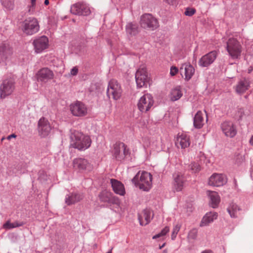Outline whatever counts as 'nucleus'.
<instances>
[{
	"label": "nucleus",
	"mask_w": 253,
	"mask_h": 253,
	"mask_svg": "<svg viewBox=\"0 0 253 253\" xmlns=\"http://www.w3.org/2000/svg\"><path fill=\"white\" fill-rule=\"evenodd\" d=\"M165 1L170 5H174L177 2V0H165Z\"/></svg>",
	"instance_id": "obj_46"
},
{
	"label": "nucleus",
	"mask_w": 253,
	"mask_h": 253,
	"mask_svg": "<svg viewBox=\"0 0 253 253\" xmlns=\"http://www.w3.org/2000/svg\"><path fill=\"white\" fill-rule=\"evenodd\" d=\"M71 12L76 15H87L90 13V10L85 4L78 3L71 6Z\"/></svg>",
	"instance_id": "obj_19"
},
{
	"label": "nucleus",
	"mask_w": 253,
	"mask_h": 253,
	"mask_svg": "<svg viewBox=\"0 0 253 253\" xmlns=\"http://www.w3.org/2000/svg\"><path fill=\"white\" fill-rule=\"evenodd\" d=\"M135 80L139 87L144 86L149 81V77L145 65H141L135 73Z\"/></svg>",
	"instance_id": "obj_10"
},
{
	"label": "nucleus",
	"mask_w": 253,
	"mask_h": 253,
	"mask_svg": "<svg viewBox=\"0 0 253 253\" xmlns=\"http://www.w3.org/2000/svg\"><path fill=\"white\" fill-rule=\"evenodd\" d=\"M4 139H5V138H4V137H2V138H1V141H2Z\"/></svg>",
	"instance_id": "obj_54"
},
{
	"label": "nucleus",
	"mask_w": 253,
	"mask_h": 253,
	"mask_svg": "<svg viewBox=\"0 0 253 253\" xmlns=\"http://www.w3.org/2000/svg\"><path fill=\"white\" fill-rule=\"evenodd\" d=\"M153 217V214L150 210H144L138 215L140 224L142 226L146 225L150 222Z\"/></svg>",
	"instance_id": "obj_22"
},
{
	"label": "nucleus",
	"mask_w": 253,
	"mask_h": 253,
	"mask_svg": "<svg viewBox=\"0 0 253 253\" xmlns=\"http://www.w3.org/2000/svg\"><path fill=\"white\" fill-rule=\"evenodd\" d=\"M251 176L252 179H253V168L252 169L251 171Z\"/></svg>",
	"instance_id": "obj_50"
},
{
	"label": "nucleus",
	"mask_w": 253,
	"mask_h": 253,
	"mask_svg": "<svg viewBox=\"0 0 253 253\" xmlns=\"http://www.w3.org/2000/svg\"><path fill=\"white\" fill-rule=\"evenodd\" d=\"M240 211V208L235 204H231L227 208V211L230 214V216L232 218L237 217V212Z\"/></svg>",
	"instance_id": "obj_34"
},
{
	"label": "nucleus",
	"mask_w": 253,
	"mask_h": 253,
	"mask_svg": "<svg viewBox=\"0 0 253 253\" xmlns=\"http://www.w3.org/2000/svg\"><path fill=\"white\" fill-rule=\"evenodd\" d=\"M217 213L216 212H210L207 213L203 218L201 223V226L208 225L210 223L212 222L217 217Z\"/></svg>",
	"instance_id": "obj_29"
},
{
	"label": "nucleus",
	"mask_w": 253,
	"mask_h": 253,
	"mask_svg": "<svg viewBox=\"0 0 253 253\" xmlns=\"http://www.w3.org/2000/svg\"><path fill=\"white\" fill-rule=\"evenodd\" d=\"M112 250L109 252H108L107 253H112Z\"/></svg>",
	"instance_id": "obj_53"
},
{
	"label": "nucleus",
	"mask_w": 253,
	"mask_h": 253,
	"mask_svg": "<svg viewBox=\"0 0 253 253\" xmlns=\"http://www.w3.org/2000/svg\"><path fill=\"white\" fill-rule=\"evenodd\" d=\"M40 29V25L37 19L29 17L22 23V30L27 35H32L37 33Z\"/></svg>",
	"instance_id": "obj_4"
},
{
	"label": "nucleus",
	"mask_w": 253,
	"mask_h": 253,
	"mask_svg": "<svg viewBox=\"0 0 253 253\" xmlns=\"http://www.w3.org/2000/svg\"><path fill=\"white\" fill-rule=\"evenodd\" d=\"M51 129V126L47 119L42 117L39 120L38 130L39 135L42 137H45L49 134Z\"/></svg>",
	"instance_id": "obj_13"
},
{
	"label": "nucleus",
	"mask_w": 253,
	"mask_h": 253,
	"mask_svg": "<svg viewBox=\"0 0 253 253\" xmlns=\"http://www.w3.org/2000/svg\"><path fill=\"white\" fill-rule=\"evenodd\" d=\"M186 181L185 178L181 173H177L174 177V188L177 191L182 190Z\"/></svg>",
	"instance_id": "obj_25"
},
{
	"label": "nucleus",
	"mask_w": 253,
	"mask_h": 253,
	"mask_svg": "<svg viewBox=\"0 0 253 253\" xmlns=\"http://www.w3.org/2000/svg\"><path fill=\"white\" fill-rule=\"evenodd\" d=\"M226 48L231 58H240L242 51V46L236 39L230 38L227 42Z\"/></svg>",
	"instance_id": "obj_3"
},
{
	"label": "nucleus",
	"mask_w": 253,
	"mask_h": 253,
	"mask_svg": "<svg viewBox=\"0 0 253 253\" xmlns=\"http://www.w3.org/2000/svg\"><path fill=\"white\" fill-rule=\"evenodd\" d=\"M70 145L80 151H84L91 145V139L88 135L78 131H74L70 136Z\"/></svg>",
	"instance_id": "obj_1"
},
{
	"label": "nucleus",
	"mask_w": 253,
	"mask_h": 253,
	"mask_svg": "<svg viewBox=\"0 0 253 253\" xmlns=\"http://www.w3.org/2000/svg\"><path fill=\"white\" fill-rule=\"evenodd\" d=\"M24 223L22 222L15 221L13 223H11L10 220H8L3 225V228L5 230H9L21 226Z\"/></svg>",
	"instance_id": "obj_35"
},
{
	"label": "nucleus",
	"mask_w": 253,
	"mask_h": 253,
	"mask_svg": "<svg viewBox=\"0 0 253 253\" xmlns=\"http://www.w3.org/2000/svg\"><path fill=\"white\" fill-rule=\"evenodd\" d=\"M196 12V10L194 8H188L185 10L184 14L186 16H191L193 15Z\"/></svg>",
	"instance_id": "obj_42"
},
{
	"label": "nucleus",
	"mask_w": 253,
	"mask_h": 253,
	"mask_svg": "<svg viewBox=\"0 0 253 253\" xmlns=\"http://www.w3.org/2000/svg\"><path fill=\"white\" fill-rule=\"evenodd\" d=\"M190 144L189 136L185 133H178L175 141V145L178 148L185 149Z\"/></svg>",
	"instance_id": "obj_21"
},
{
	"label": "nucleus",
	"mask_w": 253,
	"mask_h": 253,
	"mask_svg": "<svg viewBox=\"0 0 253 253\" xmlns=\"http://www.w3.org/2000/svg\"><path fill=\"white\" fill-rule=\"evenodd\" d=\"M207 193L211 200V204L212 208H215L220 202V197L215 191H208Z\"/></svg>",
	"instance_id": "obj_30"
},
{
	"label": "nucleus",
	"mask_w": 253,
	"mask_h": 253,
	"mask_svg": "<svg viewBox=\"0 0 253 253\" xmlns=\"http://www.w3.org/2000/svg\"><path fill=\"white\" fill-rule=\"evenodd\" d=\"M126 33L131 36H134L138 33V26L137 24L129 23L126 25Z\"/></svg>",
	"instance_id": "obj_33"
},
{
	"label": "nucleus",
	"mask_w": 253,
	"mask_h": 253,
	"mask_svg": "<svg viewBox=\"0 0 253 253\" xmlns=\"http://www.w3.org/2000/svg\"><path fill=\"white\" fill-rule=\"evenodd\" d=\"M12 54V50L8 45L2 44L0 46V58L2 61L9 59Z\"/></svg>",
	"instance_id": "obj_23"
},
{
	"label": "nucleus",
	"mask_w": 253,
	"mask_h": 253,
	"mask_svg": "<svg viewBox=\"0 0 253 253\" xmlns=\"http://www.w3.org/2000/svg\"><path fill=\"white\" fill-rule=\"evenodd\" d=\"M83 199V196L78 193H71L65 198V203L68 205L74 204Z\"/></svg>",
	"instance_id": "obj_28"
},
{
	"label": "nucleus",
	"mask_w": 253,
	"mask_h": 253,
	"mask_svg": "<svg viewBox=\"0 0 253 253\" xmlns=\"http://www.w3.org/2000/svg\"><path fill=\"white\" fill-rule=\"evenodd\" d=\"M36 1L37 0H30V5H29L28 8V12L30 14H33L35 10V8L36 5Z\"/></svg>",
	"instance_id": "obj_41"
},
{
	"label": "nucleus",
	"mask_w": 253,
	"mask_h": 253,
	"mask_svg": "<svg viewBox=\"0 0 253 253\" xmlns=\"http://www.w3.org/2000/svg\"><path fill=\"white\" fill-rule=\"evenodd\" d=\"M249 143L252 146H253V135L250 138Z\"/></svg>",
	"instance_id": "obj_48"
},
{
	"label": "nucleus",
	"mask_w": 253,
	"mask_h": 253,
	"mask_svg": "<svg viewBox=\"0 0 253 253\" xmlns=\"http://www.w3.org/2000/svg\"><path fill=\"white\" fill-rule=\"evenodd\" d=\"M204 124V114L200 111H198L194 118V125L196 128H200Z\"/></svg>",
	"instance_id": "obj_31"
},
{
	"label": "nucleus",
	"mask_w": 253,
	"mask_h": 253,
	"mask_svg": "<svg viewBox=\"0 0 253 253\" xmlns=\"http://www.w3.org/2000/svg\"><path fill=\"white\" fill-rule=\"evenodd\" d=\"M99 197L100 200L103 202L115 204H118L119 203L118 199L117 197L113 196L111 193L107 191H102L100 193Z\"/></svg>",
	"instance_id": "obj_24"
},
{
	"label": "nucleus",
	"mask_w": 253,
	"mask_h": 253,
	"mask_svg": "<svg viewBox=\"0 0 253 253\" xmlns=\"http://www.w3.org/2000/svg\"><path fill=\"white\" fill-rule=\"evenodd\" d=\"M113 157L118 161L125 160L129 155L130 152L127 146L123 142H116L113 146L112 151Z\"/></svg>",
	"instance_id": "obj_5"
},
{
	"label": "nucleus",
	"mask_w": 253,
	"mask_h": 253,
	"mask_svg": "<svg viewBox=\"0 0 253 253\" xmlns=\"http://www.w3.org/2000/svg\"><path fill=\"white\" fill-rule=\"evenodd\" d=\"M73 167L80 171H90L93 169L92 165L85 159L76 158L73 162Z\"/></svg>",
	"instance_id": "obj_14"
},
{
	"label": "nucleus",
	"mask_w": 253,
	"mask_h": 253,
	"mask_svg": "<svg viewBox=\"0 0 253 253\" xmlns=\"http://www.w3.org/2000/svg\"><path fill=\"white\" fill-rule=\"evenodd\" d=\"M15 89L14 82L11 80H4L0 85V97L3 99L10 95Z\"/></svg>",
	"instance_id": "obj_11"
},
{
	"label": "nucleus",
	"mask_w": 253,
	"mask_h": 253,
	"mask_svg": "<svg viewBox=\"0 0 253 253\" xmlns=\"http://www.w3.org/2000/svg\"><path fill=\"white\" fill-rule=\"evenodd\" d=\"M227 182L226 176L220 173H214L209 179V184L213 186L219 187L224 185Z\"/></svg>",
	"instance_id": "obj_18"
},
{
	"label": "nucleus",
	"mask_w": 253,
	"mask_h": 253,
	"mask_svg": "<svg viewBox=\"0 0 253 253\" xmlns=\"http://www.w3.org/2000/svg\"><path fill=\"white\" fill-rule=\"evenodd\" d=\"M178 68L175 66H172L171 67L170 70V74L171 76H175L178 73Z\"/></svg>",
	"instance_id": "obj_43"
},
{
	"label": "nucleus",
	"mask_w": 253,
	"mask_h": 253,
	"mask_svg": "<svg viewBox=\"0 0 253 253\" xmlns=\"http://www.w3.org/2000/svg\"><path fill=\"white\" fill-rule=\"evenodd\" d=\"M44 4L45 5H48L49 4V1L48 0H45L44 1Z\"/></svg>",
	"instance_id": "obj_51"
},
{
	"label": "nucleus",
	"mask_w": 253,
	"mask_h": 253,
	"mask_svg": "<svg viewBox=\"0 0 253 253\" xmlns=\"http://www.w3.org/2000/svg\"><path fill=\"white\" fill-rule=\"evenodd\" d=\"M250 82L248 79H243L239 81L236 86V91L238 94H243L249 89Z\"/></svg>",
	"instance_id": "obj_27"
},
{
	"label": "nucleus",
	"mask_w": 253,
	"mask_h": 253,
	"mask_svg": "<svg viewBox=\"0 0 253 253\" xmlns=\"http://www.w3.org/2000/svg\"><path fill=\"white\" fill-rule=\"evenodd\" d=\"M165 245H166V243H164L162 246H160V249H162L163 248H164L165 247Z\"/></svg>",
	"instance_id": "obj_52"
},
{
	"label": "nucleus",
	"mask_w": 253,
	"mask_h": 253,
	"mask_svg": "<svg viewBox=\"0 0 253 253\" xmlns=\"http://www.w3.org/2000/svg\"><path fill=\"white\" fill-rule=\"evenodd\" d=\"M182 96V93L179 87H176L171 90L169 97L171 101H174L178 100Z\"/></svg>",
	"instance_id": "obj_32"
},
{
	"label": "nucleus",
	"mask_w": 253,
	"mask_h": 253,
	"mask_svg": "<svg viewBox=\"0 0 253 253\" xmlns=\"http://www.w3.org/2000/svg\"><path fill=\"white\" fill-rule=\"evenodd\" d=\"M218 53L213 50L203 56L199 61V65L203 67H208L212 64L217 57Z\"/></svg>",
	"instance_id": "obj_16"
},
{
	"label": "nucleus",
	"mask_w": 253,
	"mask_h": 253,
	"mask_svg": "<svg viewBox=\"0 0 253 253\" xmlns=\"http://www.w3.org/2000/svg\"><path fill=\"white\" fill-rule=\"evenodd\" d=\"M36 53L42 52L48 46V39L45 36H42L35 39L33 43Z\"/></svg>",
	"instance_id": "obj_15"
},
{
	"label": "nucleus",
	"mask_w": 253,
	"mask_h": 253,
	"mask_svg": "<svg viewBox=\"0 0 253 253\" xmlns=\"http://www.w3.org/2000/svg\"><path fill=\"white\" fill-rule=\"evenodd\" d=\"M180 74L186 81H189L195 73V69L190 64L185 63L181 65L179 69Z\"/></svg>",
	"instance_id": "obj_20"
},
{
	"label": "nucleus",
	"mask_w": 253,
	"mask_h": 253,
	"mask_svg": "<svg viewBox=\"0 0 253 253\" xmlns=\"http://www.w3.org/2000/svg\"><path fill=\"white\" fill-rule=\"evenodd\" d=\"M135 186L144 191H148L152 186V175L148 172L139 171L132 180Z\"/></svg>",
	"instance_id": "obj_2"
},
{
	"label": "nucleus",
	"mask_w": 253,
	"mask_h": 253,
	"mask_svg": "<svg viewBox=\"0 0 253 253\" xmlns=\"http://www.w3.org/2000/svg\"><path fill=\"white\" fill-rule=\"evenodd\" d=\"M198 231L196 229H193L190 231L188 234V239L190 240H194L196 239L197 236Z\"/></svg>",
	"instance_id": "obj_40"
},
{
	"label": "nucleus",
	"mask_w": 253,
	"mask_h": 253,
	"mask_svg": "<svg viewBox=\"0 0 253 253\" xmlns=\"http://www.w3.org/2000/svg\"><path fill=\"white\" fill-rule=\"evenodd\" d=\"M36 77L38 82L45 84L54 78V74L48 68H42L38 71Z\"/></svg>",
	"instance_id": "obj_12"
},
{
	"label": "nucleus",
	"mask_w": 253,
	"mask_h": 253,
	"mask_svg": "<svg viewBox=\"0 0 253 253\" xmlns=\"http://www.w3.org/2000/svg\"><path fill=\"white\" fill-rule=\"evenodd\" d=\"M154 104L153 96L149 93H146L141 96L137 103L138 109L142 112L148 111Z\"/></svg>",
	"instance_id": "obj_9"
},
{
	"label": "nucleus",
	"mask_w": 253,
	"mask_h": 253,
	"mask_svg": "<svg viewBox=\"0 0 253 253\" xmlns=\"http://www.w3.org/2000/svg\"><path fill=\"white\" fill-rule=\"evenodd\" d=\"M169 226H165L162 230L161 231L154 235L153 237V239H156L158 238H160L161 237H163L165 236L168 233H169Z\"/></svg>",
	"instance_id": "obj_36"
},
{
	"label": "nucleus",
	"mask_w": 253,
	"mask_h": 253,
	"mask_svg": "<svg viewBox=\"0 0 253 253\" xmlns=\"http://www.w3.org/2000/svg\"><path fill=\"white\" fill-rule=\"evenodd\" d=\"M181 225L179 224L175 225L173 228L172 232L171 233V238L172 240H175L177 234L180 230Z\"/></svg>",
	"instance_id": "obj_38"
},
{
	"label": "nucleus",
	"mask_w": 253,
	"mask_h": 253,
	"mask_svg": "<svg viewBox=\"0 0 253 253\" xmlns=\"http://www.w3.org/2000/svg\"><path fill=\"white\" fill-rule=\"evenodd\" d=\"M221 128L223 133L227 137H233L237 133L236 127L232 122H224L221 125Z\"/></svg>",
	"instance_id": "obj_17"
},
{
	"label": "nucleus",
	"mask_w": 253,
	"mask_h": 253,
	"mask_svg": "<svg viewBox=\"0 0 253 253\" xmlns=\"http://www.w3.org/2000/svg\"><path fill=\"white\" fill-rule=\"evenodd\" d=\"M3 5L7 9H11L13 7V0H1Z\"/></svg>",
	"instance_id": "obj_39"
},
{
	"label": "nucleus",
	"mask_w": 253,
	"mask_h": 253,
	"mask_svg": "<svg viewBox=\"0 0 253 253\" xmlns=\"http://www.w3.org/2000/svg\"><path fill=\"white\" fill-rule=\"evenodd\" d=\"M140 24L142 28L150 30H154L159 27L157 19L150 14H145L142 15Z\"/></svg>",
	"instance_id": "obj_7"
},
{
	"label": "nucleus",
	"mask_w": 253,
	"mask_h": 253,
	"mask_svg": "<svg viewBox=\"0 0 253 253\" xmlns=\"http://www.w3.org/2000/svg\"><path fill=\"white\" fill-rule=\"evenodd\" d=\"M16 136H16V134H11V135H8V136L7 137L6 139H7V140H10L12 138H15L16 137Z\"/></svg>",
	"instance_id": "obj_47"
},
{
	"label": "nucleus",
	"mask_w": 253,
	"mask_h": 253,
	"mask_svg": "<svg viewBox=\"0 0 253 253\" xmlns=\"http://www.w3.org/2000/svg\"><path fill=\"white\" fill-rule=\"evenodd\" d=\"M110 181L114 191L117 194L124 196L125 194L124 185L120 181L116 179H111Z\"/></svg>",
	"instance_id": "obj_26"
},
{
	"label": "nucleus",
	"mask_w": 253,
	"mask_h": 253,
	"mask_svg": "<svg viewBox=\"0 0 253 253\" xmlns=\"http://www.w3.org/2000/svg\"><path fill=\"white\" fill-rule=\"evenodd\" d=\"M122 91L121 84L117 80L112 79L109 81L107 90V94L109 98L118 100L121 97Z\"/></svg>",
	"instance_id": "obj_6"
},
{
	"label": "nucleus",
	"mask_w": 253,
	"mask_h": 253,
	"mask_svg": "<svg viewBox=\"0 0 253 253\" xmlns=\"http://www.w3.org/2000/svg\"><path fill=\"white\" fill-rule=\"evenodd\" d=\"M190 169L193 172L196 173L201 170L200 165L198 163L192 162L189 165Z\"/></svg>",
	"instance_id": "obj_37"
},
{
	"label": "nucleus",
	"mask_w": 253,
	"mask_h": 253,
	"mask_svg": "<svg viewBox=\"0 0 253 253\" xmlns=\"http://www.w3.org/2000/svg\"><path fill=\"white\" fill-rule=\"evenodd\" d=\"M244 114V110L242 109H240L237 114V116H238L240 119H241Z\"/></svg>",
	"instance_id": "obj_45"
},
{
	"label": "nucleus",
	"mask_w": 253,
	"mask_h": 253,
	"mask_svg": "<svg viewBox=\"0 0 253 253\" xmlns=\"http://www.w3.org/2000/svg\"><path fill=\"white\" fill-rule=\"evenodd\" d=\"M78 73V68L77 67H74L70 71V75L72 76H76Z\"/></svg>",
	"instance_id": "obj_44"
},
{
	"label": "nucleus",
	"mask_w": 253,
	"mask_h": 253,
	"mask_svg": "<svg viewBox=\"0 0 253 253\" xmlns=\"http://www.w3.org/2000/svg\"><path fill=\"white\" fill-rule=\"evenodd\" d=\"M201 253H212V251L211 250H205L202 252Z\"/></svg>",
	"instance_id": "obj_49"
},
{
	"label": "nucleus",
	"mask_w": 253,
	"mask_h": 253,
	"mask_svg": "<svg viewBox=\"0 0 253 253\" xmlns=\"http://www.w3.org/2000/svg\"><path fill=\"white\" fill-rule=\"evenodd\" d=\"M69 108L72 114L76 117H84L88 113L87 106L81 101L73 102L70 104Z\"/></svg>",
	"instance_id": "obj_8"
}]
</instances>
